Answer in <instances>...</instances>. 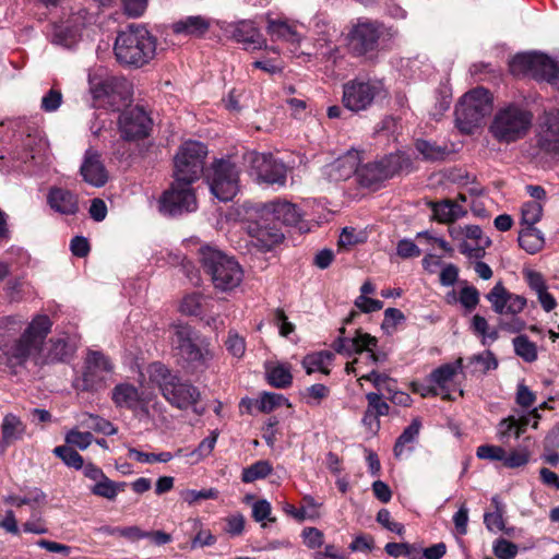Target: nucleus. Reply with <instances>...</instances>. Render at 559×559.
<instances>
[{
  "label": "nucleus",
  "instance_id": "nucleus-36",
  "mask_svg": "<svg viewBox=\"0 0 559 559\" xmlns=\"http://www.w3.org/2000/svg\"><path fill=\"white\" fill-rule=\"evenodd\" d=\"M332 359V353L322 350L305 356L301 364L307 374H311L314 371H320L323 374H330V369L325 367V364L330 362Z\"/></svg>",
  "mask_w": 559,
  "mask_h": 559
},
{
  "label": "nucleus",
  "instance_id": "nucleus-30",
  "mask_svg": "<svg viewBox=\"0 0 559 559\" xmlns=\"http://www.w3.org/2000/svg\"><path fill=\"white\" fill-rule=\"evenodd\" d=\"M432 218L438 223L451 224L457 218L466 215L467 211L453 200L444 199L439 202H431Z\"/></svg>",
  "mask_w": 559,
  "mask_h": 559
},
{
  "label": "nucleus",
  "instance_id": "nucleus-16",
  "mask_svg": "<svg viewBox=\"0 0 559 559\" xmlns=\"http://www.w3.org/2000/svg\"><path fill=\"white\" fill-rule=\"evenodd\" d=\"M345 331V328L342 326L340 329V336L332 344L336 353L350 357L367 352V359L371 364H378L385 358V355L380 356L374 352V348L378 346V338L376 336L364 332L361 329H357L353 337H346L344 336Z\"/></svg>",
  "mask_w": 559,
  "mask_h": 559
},
{
  "label": "nucleus",
  "instance_id": "nucleus-21",
  "mask_svg": "<svg viewBox=\"0 0 559 559\" xmlns=\"http://www.w3.org/2000/svg\"><path fill=\"white\" fill-rule=\"evenodd\" d=\"M537 146L547 154H559V109L546 112L537 134Z\"/></svg>",
  "mask_w": 559,
  "mask_h": 559
},
{
  "label": "nucleus",
  "instance_id": "nucleus-43",
  "mask_svg": "<svg viewBox=\"0 0 559 559\" xmlns=\"http://www.w3.org/2000/svg\"><path fill=\"white\" fill-rule=\"evenodd\" d=\"M134 139L121 138L115 143L112 155L120 163L131 166L135 164Z\"/></svg>",
  "mask_w": 559,
  "mask_h": 559
},
{
  "label": "nucleus",
  "instance_id": "nucleus-42",
  "mask_svg": "<svg viewBox=\"0 0 559 559\" xmlns=\"http://www.w3.org/2000/svg\"><path fill=\"white\" fill-rule=\"evenodd\" d=\"M421 428V421L419 418H414L412 423L403 430L395 441L393 452L395 457H400L403 454L404 447L415 441L419 435Z\"/></svg>",
  "mask_w": 559,
  "mask_h": 559
},
{
  "label": "nucleus",
  "instance_id": "nucleus-6",
  "mask_svg": "<svg viewBox=\"0 0 559 559\" xmlns=\"http://www.w3.org/2000/svg\"><path fill=\"white\" fill-rule=\"evenodd\" d=\"M533 121V114L518 104H508L497 110L489 126V132L499 143L510 144L526 136Z\"/></svg>",
  "mask_w": 559,
  "mask_h": 559
},
{
  "label": "nucleus",
  "instance_id": "nucleus-24",
  "mask_svg": "<svg viewBox=\"0 0 559 559\" xmlns=\"http://www.w3.org/2000/svg\"><path fill=\"white\" fill-rule=\"evenodd\" d=\"M463 368V359L459 358L454 364H443L440 367L433 369L429 374V380L437 385V389L441 392V399L443 401L453 402L456 400L450 391L449 383L456 376L457 371Z\"/></svg>",
  "mask_w": 559,
  "mask_h": 559
},
{
  "label": "nucleus",
  "instance_id": "nucleus-10",
  "mask_svg": "<svg viewBox=\"0 0 559 559\" xmlns=\"http://www.w3.org/2000/svg\"><path fill=\"white\" fill-rule=\"evenodd\" d=\"M207 146L199 141H186L182 143L174 157V178L193 185L201 176L205 175V158Z\"/></svg>",
  "mask_w": 559,
  "mask_h": 559
},
{
  "label": "nucleus",
  "instance_id": "nucleus-2",
  "mask_svg": "<svg viewBox=\"0 0 559 559\" xmlns=\"http://www.w3.org/2000/svg\"><path fill=\"white\" fill-rule=\"evenodd\" d=\"M114 52L121 66L141 68L154 58L156 38L145 26L130 24L118 33Z\"/></svg>",
  "mask_w": 559,
  "mask_h": 559
},
{
  "label": "nucleus",
  "instance_id": "nucleus-3",
  "mask_svg": "<svg viewBox=\"0 0 559 559\" xmlns=\"http://www.w3.org/2000/svg\"><path fill=\"white\" fill-rule=\"evenodd\" d=\"M151 379L158 385L163 397L180 411L194 407L201 400V392L190 380L174 373L162 362L151 365Z\"/></svg>",
  "mask_w": 559,
  "mask_h": 559
},
{
  "label": "nucleus",
  "instance_id": "nucleus-61",
  "mask_svg": "<svg viewBox=\"0 0 559 559\" xmlns=\"http://www.w3.org/2000/svg\"><path fill=\"white\" fill-rule=\"evenodd\" d=\"M506 450L499 445L483 444L476 450V455L480 460L502 461Z\"/></svg>",
  "mask_w": 559,
  "mask_h": 559
},
{
  "label": "nucleus",
  "instance_id": "nucleus-14",
  "mask_svg": "<svg viewBox=\"0 0 559 559\" xmlns=\"http://www.w3.org/2000/svg\"><path fill=\"white\" fill-rule=\"evenodd\" d=\"M383 93L384 87L380 81L353 79L343 85L342 103L346 109L359 112L369 109Z\"/></svg>",
  "mask_w": 559,
  "mask_h": 559
},
{
  "label": "nucleus",
  "instance_id": "nucleus-34",
  "mask_svg": "<svg viewBox=\"0 0 559 559\" xmlns=\"http://www.w3.org/2000/svg\"><path fill=\"white\" fill-rule=\"evenodd\" d=\"M491 507L493 511L485 512L484 514V524L486 528L490 532H497L499 530H504V514H506V504L501 501L498 495H495L491 500Z\"/></svg>",
  "mask_w": 559,
  "mask_h": 559
},
{
  "label": "nucleus",
  "instance_id": "nucleus-25",
  "mask_svg": "<svg viewBox=\"0 0 559 559\" xmlns=\"http://www.w3.org/2000/svg\"><path fill=\"white\" fill-rule=\"evenodd\" d=\"M231 37L246 46V49H261L265 45V38L255 27L252 21H240L231 26Z\"/></svg>",
  "mask_w": 559,
  "mask_h": 559
},
{
  "label": "nucleus",
  "instance_id": "nucleus-37",
  "mask_svg": "<svg viewBox=\"0 0 559 559\" xmlns=\"http://www.w3.org/2000/svg\"><path fill=\"white\" fill-rule=\"evenodd\" d=\"M73 352L72 346L64 338L50 340V347L46 356V362H67L72 357Z\"/></svg>",
  "mask_w": 559,
  "mask_h": 559
},
{
  "label": "nucleus",
  "instance_id": "nucleus-15",
  "mask_svg": "<svg viewBox=\"0 0 559 559\" xmlns=\"http://www.w3.org/2000/svg\"><path fill=\"white\" fill-rule=\"evenodd\" d=\"M384 26L378 22H359L348 33V50L353 57L372 59L378 51Z\"/></svg>",
  "mask_w": 559,
  "mask_h": 559
},
{
  "label": "nucleus",
  "instance_id": "nucleus-22",
  "mask_svg": "<svg viewBox=\"0 0 559 559\" xmlns=\"http://www.w3.org/2000/svg\"><path fill=\"white\" fill-rule=\"evenodd\" d=\"M83 180L94 187H103L107 183V170L102 162L100 154L88 148L85 151L83 163L80 167Z\"/></svg>",
  "mask_w": 559,
  "mask_h": 559
},
{
  "label": "nucleus",
  "instance_id": "nucleus-48",
  "mask_svg": "<svg viewBox=\"0 0 559 559\" xmlns=\"http://www.w3.org/2000/svg\"><path fill=\"white\" fill-rule=\"evenodd\" d=\"M282 405L290 406V403L283 394L274 392H263L258 401V409L261 413H271Z\"/></svg>",
  "mask_w": 559,
  "mask_h": 559
},
{
  "label": "nucleus",
  "instance_id": "nucleus-13",
  "mask_svg": "<svg viewBox=\"0 0 559 559\" xmlns=\"http://www.w3.org/2000/svg\"><path fill=\"white\" fill-rule=\"evenodd\" d=\"M158 209L162 214L171 217L197 211L198 202L192 185L174 178L170 186L160 194Z\"/></svg>",
  "mask_w": 559,
  "mask_h": 559
},
{
  "label": "nucleus",
  "instance_id": "nucleus-55",
  "mask_svg": "<svg viewBox=\"0 0 559 559\" xmlns=\"http://www.w3.org/2000/svg\"><path fill=\"white\" fill-rule=\"evenodd\" d=\"M518 551V545L504 538H498L493 544V554L499 559H513Z\"/></svg>",
  "mask_w": 559,
  "mask_h": 559
},
{
  "label": "nucleus",
  "instance_id": "nucleus-1",
  "mask_svg": "<svg viewBox=\"0 0 559 559\" xmlns=\"http://www.w3.org/2000/svg\"><path fill=\"white\" fill-rule=\"evenodd\" d=\"M170 344L183 368L191 374L207 370L215 356L211 340L188 323L171 325Z\"/></svg>",
  "mask_w": 559,
  "mask_h": 559
},
{
  "label": "nucleus",
  "instance_id": "nucleus-7",
  "mask_svg": "<svg viewBox=\"0 0 559 559\" xmlns=\"http://www.w3.org/2000/svg\"><path fill=\"white\" fill-rule=\"evenodd\" d=\"M492 107V95L487 88L478 86L468 91L455 106L456 128L462 133L473 134L491 114Z\"/></svg>",
  "mask_w": 559,
  "mask_h": 559
},
{
  "label": "nucleus",
  "instance_id": "nucleus-58",
  "mask_svg": "<svg viewBox=\"0 0 559 559\" xmlns=\"http://www.w3.org/2000/svg\"><path fill=\"white\" fill-rule=\"evenodd\" d=\"M469 360L471 364L479 365V371L483 373L498 368V360L491 350H485L484 353L474 355Z\"/></svg>",
  "mask_w": 559,
  "mask_h": 559
},
{
  "label": "nucleus",
  "instance_id": "nucleus-20",
  "mask_svg": "<svg viewBox=\"0 0 559 559\" xmlns=\"http://www.w3.org/2000/svg\"><path fill=\"white\" fill-rule=\"evenodd\" d=\"M153 121L148 114L135 106L124 110L119 117L121 138L142 140L148 136Z\"/></svg>",
  "mask_w": 559,
  "mask_h": 559
},
{
  "label": "nucleus",
  "instance_id": "nucleus-62",
  "mask_svg": "<svg viewBox=\"0 0 559 559\" xmlns=\"http://www.w3.org/2000/svg\"><path fill=\"white\" fill-rule=\"evenodd\" d=\"M224 531L230 536H239L245 530L246 519L241 513L231 514L225 518Z\"/></svg>",
  "mask_w": 559,
  "mask_h": 559
},
{
  "label": "nucleus",
  "instance_id": "nucleus-23",
  "mask_svg": "<svg viewBox=\"0 0 559 559\" xmlns=\"http://www.w3.org/2000/svg\"><path fill=\"white\" fill-rule=\"evenodd\" d=\"M47 204L61 215H75L80 211L79 195L66 188L51 187L47 194Z\"/></svg>",
  "mask_w": 559,
  "mask_h": 559
},
{
  "label": "nucleus",
  "instance_id": "nucleus-50",
  "mask_svg": "<svg viewBox=\"0 0 559 559\" xmlns=\"http://www.w3.org/2000/svg\"><path fill=\"white\" fill-rule=\"evenodd\" d=\"M203 295L191 293L186 295L180 304V312L186 316L200 317L203 313Z\"/></svg>",
  "mask_w": 559,
  "mask_h": 559
},
{
  "label": "nucleus",
  "instance_id": "nucleus-64",
  "mask_svg": "<svg viewBox=\"0 0 559 559\" xmlns=\"http://www.w3.org/2000/svg\"><path fill=\"white\" fill-rule=\"evenodd\" d=\"M273 322L277 325L281 336L288 337L295 331V324L288 321L285 311L281 308L274 310Z\"/></svg>",
  "mask_w": 559,
  "mask_h": 559
},
{
  "label": "nucleus",
  "instance_id": "nucleus-49",
  "mask_svg": "<svg viewBox=\"0 0 559 559\" xmlns=\"http://www.w3.org/2000/svg\"><path fill=\"white\" fill-rule=\"evenodd\" d=\"M521 214L522 227H535L534 225L542 219L543 206L536 201H528L523 204Z\"/></svg>",
  "mask_w": 559,
  "mask_h": 559
},
{
  "label": "nucleus",
  "instance_id": "nucleus-19",
  "mask_svg": "<svg viewBox=\"0 0 559 559\" xmlns=\"http://www.w3.org/2000/svg\"><path fill=\"white\" fill-rule=\"evenodd\" d=\"M262 213L277 225L289 226L297 228L300 233H308L310 230L307 221H305V213L295 203L287 200L276 199L263 204Z\"/></svg>",
  "mask_w": 559,
  "mask_h": 559
},
{
  "label": "nucleus",
  "instance_id": "nucleus-33",
  "mask_svg": "<svg viewBox=\"0 0 559 559\" xmlns=\"http://www.w3.org/2000/svg\"><path fill=\"white\" fill-rule=\"evenodd\" d=\"M518 241L519 246L530 254L542 250L545 243L542 231L536 227H522Z\"/></svg>",
  "mask_w": 559,
  "mask_h": 559
},
{
  "label": "nucleus",
  "instance_id": "nucleus-5",
  "mask_svg": "<svg viewBox=\"0 0 559 559\" xmlns=\"http://www.w3.org/2000/svg\"><path fill=\"white\" fill-rule=\"evenodd\" d=\"M416 168L412 157L404 152L384 155L382 158L355 167L358 183L364 188L378 190L382 183L402 171L407 174Z\"/></svg>",
  "mask_w": 559,
  "mask_h": 559
},
{
  "label": "nucleus",
  "instance_id": "nucleus-32",
  "mask_svg": "<svg viewBox=\"0 0 559 559\" xmlns=\"http://www.w3.org/2000/svg\"><path fill=\"white\" fill-rule=\"evenodd\" d=\"M267 34L272 39H283L286 41H298V33L295 26L287 23L286 20L267 17Z\"/></svg>",
  "mask_w": 559,
  "mask_h": 559
},
{
  "label": "nucleus",
  "instance_id": "nucleus-17",
  "mask_svg": "<svg viewBox=\"0 0 559 559\" xmlns=\"http://www.w3.org/2000/svg\"><path fill=\"white\" fill-rule=\"evenodd\" d=\"M247 231L253 247L260 252L274 250L285 239L282 227L266 217L262 211L257 219L248 223Z\"/></svg>",
  "mask_w": 559,
  "mask_h": 559
},
{
  "label": "nucleus",
  "instance_id": "nucleus-47",
  "mask_svg": "<svg viewBox=\"0 0 559 559\" xmlns=\"http://www.w3.org/2000/svg\"><path fill=\"white\" fill-rule=\"evenodd\" d=\"M51 321L48 316H37L28 328L24 331L37 342L41 343L51 330Z\"/></svg>",
  "mask_w": 559,
  "mask_h": 559
},
{
  "label": "nucleus",
  "instance_id": "nucleus-59",
  "mask_svg": "<svg viewBox=\"0 0 559 559\" xmlns=\"http://www.w3.org/2000/svg\"><path fill=\"white\" fill-rule=\"evenodd\" d=\"M217 438H218V431L213 430L209 437L204 438L199 443L197 449H194L192 451L191 455L197 456L198 460L209 456L215 448Z\"/></svg>",
  "mask_w": 559,
  "mask_h": 559
},
{
  "label": "nucleus",
  "instance_id": "nucleus-35",
  "mask_svg": "<svg viewBox=\"0 0 559 559\" xmlns=\"http://www.w3.org/2000/svg\"><path fill=\"white\" fill-rule=\"evenodd\" d=\"M1 430L3 442L10 444L22 438L25 425L17 416L8 414L2 420Z\"/></svg>",
  "mask_w": 559,
  "mask_h": 559
},
{
  "label": "nucleus",
  "instance_id": "nucleus-38",
  "mask_svg": "<svg viewBox=\"0 0 559 559\" xmlns=\"http://www.w3.org/2000/svg\"><path fill=\"white\" fill-rule=\"evenodd\" d=\"M266 379L267 383L273 388L287 389L293 383L290 367L283 364L271 367L266 370Z\"/></svg>",
  "mask_w": 559,
  "mask_h": 559
},
{
  "label": "nucleus",
  "instance_id": "nucleus-9",
  "mask_svg": "<svg viewBox=\"0 0 559 559\" xmlns=\"http://www.w3.org/2000/svg\"><path fill=\"white\" fill-rule=\"evenodd\" d=\"M112 369L114 366L106 355L98 350H88L81 374L74 377L72 386L78 393H98L107 388L108 376Z\"/></svg>",
  "mask_w": 559,
  "mask_h": 559
},
{
  "label": "nucleus",
  "instance_id": "nucleus-18",
  "mask_svg": "<svg viewBox=\"0 0 559 559\" xmlns=\"http://www.w3.org/2000/svg\"><path fill=\"white\" fill-rule=\"evenodd\" d=\"M243 159L248 164L251 175H255L259 180L270 185H285L286 167L272 154L248 152Z\"/></svg>",
  "mask_w": 559,
  "mask_h": 559
},
{
  "label": "nucleus",
  "instance_id": "nucleus-45",
  "mask_svg": "<svg viewBox=\"0 0 559 559\" xmlns=\"http://www.w3.org/2000/svg\"><path fill=\"white\" fill-rule=\"evenodd\" d=\"M515 354L526 362L537 360V346L526 335H519L512 341Z\"/></svg>",
  "mask_w": 559,
  "mask_h": 559
},
{
  "label": "nucleus",
  "instance_id": "nucleus-27",
  "mask_svg": "<svg viewBox=\"0 0 559 559\" xmlns=\"http://www.w3.org/2000/svg\"><path fill=\"white\" fill-rule=\"evenodd\" d=\"M127 81L123 78L107 76L95 81L90 80V90L94 99H110L115 95L121 96L127 91Z\"/></svg>",
  "mask_w": 559,
  "mask_h": 559
},
{
  "label": "nucleus",
  "instance_id": "nucleus-46",
  "mask_svg": "<svg viewBox=\"0 0 559 559\" xmlns=\"http://www.w3.org/2000/svg\"><path fill=\"white\" fill-rule=\"evenodd\" d=\"M52 452L70 468L79 471L84 466L83 456L72 447L58 445L52 450Z\"/></svg>",
  "mask_w": 559,
  "mask_h": 559
},
{
  "label": "nucleus",
  "instance_id": "nucleus-4",
  "mask_svg": "<svg viewBox=\"0 0 559 559\" xmlns=\"http://www.w3.org/2000/svg\"><path fill=\"white\" fill-rule=\"evenodd\" d=\"M199 262L218 290H233L242 282L243 270L238 261L214 247L202 246L199 249Z\"/></svg>",
  "mask_w": 559,
  "mask_h": 559
},
{
  "label": "nucleus",
  "instance_id": "nucleus-53",
  "mask_svg": "<svg viewBox=\"0 0 559 559\" xmlns=\"http://www.w3.org/2000/svg\"><path fill=\"white\" fill-rule=\"evenodd\" d=\"M459 300L467 312H472L479 304V292L475 286H464L460 290Z\"/></svg>",
  "mask_w": 559,
  "mask_h": 559
},
{
  "label": "nucleus",
  "instance_id": "nucleus-28",
  "mask_svg": "<svg viewBox=\"0 0 559 559\" xmlns=\"http://www.w3.org/2000/svg\"><path fill=\"white\" fill-rule=\"evenodd\" d=\"M414 147L419 154L420 159L426 163H441L451 154V150L447 143H438L433 140L416 139Z\"/></svg>",
  "mask_w": 559,
  "mask_h": 559
},
{
  "label": "nucleus",
  "instance_id": "nucleus-29",
  "mask_svg": "<svg viewBox=\"0 0 559 559\" xmlns=\"http://www.w3.org/2000/svg\"><path fill=\"white\" fill-rule=\"evenodd\" d=\"M211 22L201 15L186 16L173 24V32L177 35L203 37L210 29Z\"/></svg>",
  "mask_w": 559,
  "mask_h": 559
},
{
  "label": "nucleus",
  "instance_id": "nucleus-44",
  "mask_svg": "<svg viewBox=\"0 0 559 559\" xmlns=\"http://www.w3.org/2000/svg\"><path fill=\"white\" fill-rule=\"evenodd\" d=\"M45 498V493L40 489L35 488L24 497L10 495L4 498V502L16 508L28 506L31 510H35V508L39 507V504L44 502Z\"/></svg>",
  "mask_w": 559,
  "mask_h": 559
},
{
  "label": "nucleus",
  "instance_id": "nucleus-60",
  "mask_svg": "<svg viewBox=\"0 0 559 559\" xmlns=\"http://www.w3.org/2000/svg\"><path fill=\"white\" fill-rule=\"evenodd\" d=\"M226 349L234 357L241 358L246 352V341L242 336L231 331L228 333L227 340L225 341Z\"/></svg>",
  "mask_w": 559,
  "mask_h": 559
},
{
  "label": "nucleus",
  "instance_id": "nucleus-26",
  "mask_svg": "<svg viewBox=\"0 0 559 559\" xmlns=\"http://www.w3.org/2000/svg\"><path fill=\"white\" fill-rule=\"evenodd\" d=\"M111 400L117 407L136 411L138 408L144 409V401L142 393L130 383H119L111 392Z\"/></svg>",
  "mask_w": 559,
  "mask_h": 559
},
{
  "label": "nucleus",
  "instance_id": "nucleus-39",
  "mask_svg": "<svg viewBox=\"0 0 559 559\" xmlns=\"http://www.w3.org/2000/svg\"><path fill=\"white\" fill-rule=\"evenodd\" d=\"M530 424V416L526 415L520 418H515L514 416L503 418L499 424L501 438L510 437L511 433H513L515 438H520L526 431Z\"/></svg>",
  "mask_w": 559,
  "mask_h": 559
},
{
  "label": "nucleus",
  "instance_id": "nucleus-40",
  "mask_svg": "<svg viewBox=\"0 0 559 559\" xmlns=\"http://www.w3.org/2000/svg\"><path fill=\"white\" fill-rule=\"evenodd\" d=\"M273 472L272 464L266 460L254 462L248 467H245L241 473V480L245 484L253 483L258 479H264Z\"/></svg>",
  "mask_w": 559,
  "mask_h": 559
},
{
  "label": "nucleus",
  "instance_id": "nucleus-57",
  "mask_svg": "<svg viewBox=\"0 0 559 559\" xmlns=\"http://www.w3.org/2000/svg\"><path fill=\"white\" fill-rule=\"evenodd\" d=\"M272 506L266 499H259L252 506V519L255 522L262 523L267 520L269 522H275L276 519L271 516Z\"/></svg>",
  "mask_w": 559,
  "mask_h": 559
},
{
  "label": "nucleus",
  "instance_id": "nucleus-41",
  "mask_svg": "<svg viewBox=\"0 0 559 559\" xmlns=\"http://www.w3.org/2000/svg\"><path fill=\"white\" fill-rule=\"evenodd\" d=\"M40 343L25 332L12 346V356L20 362L26 361Z\"/></svg>",
  "mask_w": 559,
  "mask_h": 559
},
{
  "label": "nucleus",
  "instance_id": "nucleus-31",
  "mask_svg": "<svg viewBox=\"0 0 559 559\" xmlns=\"http://www.w3.org/2000/svg\"><path fill=\"white\" fill-rule=\"evenodd\" d=\"M41 146V140L35 135L27 134L22 139L21 145L12 152V159L26 164L33 160Z\"/></svg>",
  "mask_w": 559,
  "mask_h": 559
},
{
  "label": "nucleus",
  "instance_id": "nucleus-11",
  "mask_svg": "<svg viewBox=\"0 0 559 559\" xmlns=\"http://www.w3.org/2000/svg\"><path fill=\"white\" fill-rule=\"evenodd\" d=\"M510 71L514 75H531L535 80L547 81L559 87L558 63L542 52H523L513 57Z\"/></svg>",
  "mask_w": 559,
  "mask_h": 559
},
{
  "label": "nucleus",
  "instance_id": "nucleus-52",
  "mask_svg": "<svg viewBox=\"0 0 559 559\" xmlns=\"http://www.w3.org/2000/svg\"><path fill=\"white\" fill-rule=\"evenodd\" d=\"M218 490L216 488H209L202 490L187 489L181 492V497L188 504H194L200 500L217 499Z\"/></svg>",
  "mask_w": 559,
  "mask_h": 559
},
{
  "label": "nucleus",
  "instance_id": "nucleus-54",
  "mask_svg": "<svg viewBox=\"0 0 559 559\" xmlns=\"http://www.w3.org/2000/svg\"><path fill=\"white\" fill-rule=\"evenodd\" d=\"M404 313L397 308H386L384 310V319L381 328L386 333H391L396 330V326L405 321Z\"/></svg>",
  "mask_w": 559,
  "mask_h": 559
},
{
  "label": "nucleus",
  "instance_id": "nucleus-63",
  "mask_svg": "<svg viewBox=\"0 0 559 559\" xmlns=\"http://www.w3.org/2000/svg\"><path fill=\"white\" fill-rule=\"evenodd\" d=\"M366 400L371 409L380 418L381 416H388L390 413V405L382 400L381 394L376 392H369L366 394Z\"/></svg>",
  "mask_w": 559,
  "mask_h": 559
},
{
  "label": "nucleus",
  "instance_id": "nucleus-51",
  "mask_svg": "<svg viewBox=\"0 0 559 559\" xmlns=\"http://www.w3.org/2000/svg\"><path fill=\"white\" fill-rule=\"evenodd\" d=\"M84 424L87 428L105 436H112L117 433L118 430L112 423L98 415L90 414Z\"/></svg>",
  "mask_w": 559,
  "mask_h": 559
},
{
  "label": "nucleus",
  "instance_id": "nucleus-56",
  "mask_svg": "<svg viewBox=\"0 0 559 559\" xmlns=\"http://www.w3.org/2000/svg\"><path fill=\"white\" fill-rule=\"evenodd\" d=\"M22 528L25 533H33V534H45L48 532V527L46 522L40 516V511L38 510V507L35 508V510H32V516L28 521H26Z\"/></svg>",
  "mask_w": 559,
  "mask_h": 559
},
{
  "label": "nucleus",
  "instance_id": "nucleus-12",
  "mask_svg": "<svg viewBox=\"0 0 559 559\" xmlns=\"http://www.w3.org/2000/svg\"><path fill=\"white\" fill-rule=\"evenodd\" d=\"M204 177L212 194L222 202L233 200L239 190V169L228 158L215 159Z\"/></svg>",
  "mask_w": 559,
  "mask_h": 559
},
{
  "label": "nucleus",
  "instance_id": "nucleus-8",
  "mask_svg": "<svg viewBox=\"0 0 559 559\" xmlns=\"http://www.w3.org/2000/svg\"><path fill=\"white\" fill-rule=\"evenodd\" d=\"M486 299L491 304L492 310L500 314H511L513 318L511 320L499 321V329L502 331H507L510 333H520L526 326L524 320L515 317L521 313L527 301L526 298L511 293L506 288L503 283L499 281L496 285L486 294Z\"/></svg>",
  "mask_w": 559,
  "mask_h": 559
}]
</instances>
